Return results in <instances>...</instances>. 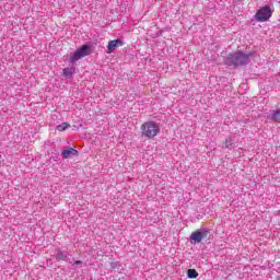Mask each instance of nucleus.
Segmentation results:
<instances>
[{
    "label": "nucleus",
    "mask_w": 280,
    "mask_h": 280,
    "mask_svg": "<svg viewBox=\"0 0 280 280\" xmlns=\"http://www.w3.org/2000/svg\"><path fill=\"white\" fill-rule=\"evenodd\" d=\"M67 128H69V124H67V122H62L61 125L57 126V130L59 132H65V130H67Z\"/></svg>",
    "instance_id": "f8f14e48"
},
{
    "label": "nucleus",
    "mask_w": 280,
    "mask_h": 280,
    "mask_svg": "<svg viewBox=\"0 0 280 280\" xmlns=\"http://www.w3.org/2000/svg\"><path fill=\"white\" fill-rule=\"evenodd\" d=\"M73 73H75V68L74 67L63 69V75L66 78H71V75H73Z\"/></svg>",
    "instance_id": "6e6552de"
},
{
    "label": "nucleus",
    "mask_w": 280,
    "mask_h": 280,
    "mask_svg": "<svg viewBox=\"0 0 280 280\" xmlns=\"http://www.w3.org/2000/svg\"><path fill=\"white\" fill-rule=\"evenodd\" d=\"M56 257H57V259H59L61 261H66L67 260V255L62 250H57Z\"/></svg>",
    "instance_id": "9d476101"
},
{
    "label": "nucleus",
    "mask_w": 280,
    "mask_h": 280,
    "mask_svg": "<svg viewBox=\"0 0 280 280\" xmlns=\"http://www.w3.org/2000/svg\"><path fill=\"white\" fill-rule=\"evenodd\" d=\"M142 137L145 139H154L159 132H161V127L156 124V121H147L140 127Z\"/></svg>",
    "instance_id": "f03ea898"
},
{
    "label": "nucleus",
    "mask_w": 280,
    "mask_h": 280,
    "mask_svg": "<svg viewBox=\"0 0 280 280\" xmlns=\"http://www.w3.org/2000/svg\"><path fill=\"white\" fill-rule=\"evenodd\" d=\"M209 235L208 230H197L195 232L191 233L190 235V243L191 244H200V242H202L203 240H207Z\"/></svg>",
    "instance_id": "39448f33"
},
{
    "label": "nucleus",
    "mask_w": 280,
    "mask_h": 280,
    "mask_svg": "<svg viewBox=\"0 0 280 280\" xmlns=\"http://www.w3.org/2000/svg\"><path fill=\"white\" fill-rule=\"evenodd\" d=\"M82 261L81 260H77L74 261V266H81Z\"/></svg>",
    "instance_id": "4468645a"
},
{
    "label": "nucleus",
    "mask_w": 280,
    "mask_h": 280,
    "mask_svg": "<svg viewBox=\"0 0 280 280\" xmlns=\"http://www.w3.org/2000/svg\"><path fill=\"white\" fill-rule=\"evenodd\" d=\"M86 56H91V46L85 44L77 49L74 54L70 55L69 61L71 62V65H75L78 60H82V58H86Z\"/></svg>",
    "instance_id": "7ed1b4c3"
},
{
    "label": "nucleus",
    "mask_w": 280,
    "mask_h": 280,
    "mask_svg": "<svg viewBox=\"0 0 280 280\" xmlns=\"http://www.w3.org/2000/svg\"><path fill=\"white\" fill-rule=\"evenodd\" d=\"M117 47H124V40L121 39H114L109 40L107 45V54H113Z\"/></svg>",
    "instance_id": "423d86ee"
},
{
    "label": "nucleus",
    "mask_w": 280,
    "mask_h": 280,
    "mask_svg": "<svg viewBox=\"0 0 280 280\" xmlns=\"http://www.w3.org/2000/svg\"><path fill=\"white\" fill-rule=\"evenodd\" d=\"M255 52H244L237 51L234 54H230L225 59V65L228 67H244L250 62V58H253Z\"/></svg>",
    "instance_id": "f257e3e1"
},
{
    "label": "nucleus",
    "mask_w": 280,
    "mask_h": 280,
    "mask_svg": "<svg viewBox=\"0 0 280 280\" xmlns=\"http://www.w3.org/2000/svg\"><path fill=\"white\" fill-rule=\"evenodd\" d=\"M61 155L63 156V159H69V156H78V150L69 148L67 150H63Z\"/></svg>",
    "instance_id": "0eeeda50"
},
{
    "label": "nucleus",
    "mask_w": 280,
    "mask_h": 280,
    "mask_svg": "<svg viewBox=\"0 0 280 280\" xmlns=\"http://www.w3.org/2000/svg\"><path fill=\"white\" fill-rule=\"evenodd\" d=\"M187 277L188 279H198V271L196 269H188Z\"/></svg>",
    "instance_id": "1a4fd4ad"
},
{
    "label": "nucleus",
    "mask_w": 280,
    "mask_h": 280,
    "mask_svg": "<svg viewBox=\"0 0 280 280\" xmlns=\"http://www.w3.org/2000/svg\"><path fill=\"white\" fill-rule=\"evenodd\" d=\"M254 16L258 23H266V21H270L272 10L268 5H265L260 8Z\"/></svg>",
    "instance_id": "20e7f679"
},
{
    "label": "nucleus",
    "mask_w": 280,
    "mask_h": 280,
    "mask_svg": "<svg viewBox=\"0 0 280 280\" xmlns=\"http://www.w3.org/2000/svg\"><path fill=\"white\" fill-rule=\"evenodd\" d=\"M113 270H115V268H117L119 266V262H112L110 264Z\"/></svg>",
    "instance_id": "ddd939ff"
},
{
    "label": "nucleus",
    "mask_w": 280,
    "mask_h": 280,
    "mask_svg": "<svg viewBox=\"0 0 280 280\" xmlns=\"http://www.w3.org/2000/svg\"><path fill=\"white\" fill-rule=\"evenodd\" d=\"M233 143H234L233 138H228V139L225 140V149H226V150H231V148H233Z\"/></svg>",
    "instance_id": "9b49d317"
}]
</instances>
